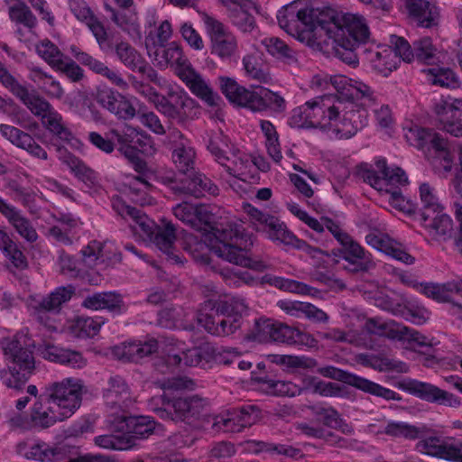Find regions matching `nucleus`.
I'll return each instance as SVG.
<instances>
[{"label":"nucleus","mask_w":462,"mask_h":462,"mask_svg":"<svg viewBox=\"0 0 462 462\" xmlns=\"http://www.w3.org/2000/svg\"><path fill=\"white\" fill-rule=\"evenodd\" d=\"M181 179L179 182L172 178H164L165 182L170 184L171 189L176 194L189 195L199 199L207 195L217 196L218 187L205 174L191 172Z\"/></svg>","instance_id":"15"},{"label":"nucleus","mask_w":462,"mask_h":462,"mask_svg":"<svg viewBox=\"0 0 462 462\" xmlns=\"http://www.w3.org/2000/svg\"><path fill=\"white\" fill-rule=\"evenodd\" d=\"M193 95L204 101L208 106L216 107L222 101L221 97L213 91L206 80L192 67L179 77Z\"/></svg>","instance_id":"26"},{"label":"nucleus","mask_w":462,"mask_h":462,"mask_svg":"<svg viewBox=\"0 0 462 462\" xmlns=\"http://www.w3.org/2000/svg\"><path fill=\"white\" fill-rule=\"evenodd\" d=\"M399 63L400 60L397 55L388 49L375 52L371 59L373 69L383 77L389 76L392 71L396 69Z\"/></svg>","instance_id":"44"},{"label":"nucleus","mask_w":462,"mask_h":462,"mask_svg":"<svg viewBox=\"0 0 462 462\" xmlns=\"http://www.w3.org/2000/svg\"><path fill=\"white\" fill-rule=\"evenodd\" d=\"M154 60L160 67L173 68L178 77L192 67L184 55L181 46L176 42L158 46L154 51Z\"/></svg>","instance_id":"25"},{"label":"nucleus","mask_w":462,"mask_h":462,"mask_svg":"<svg viewBox=\"0 0 462 462\" xmlns=\"http://www.w3.org/2000/svg\"><path fill=\"white\" fill-rule=\"evenodd\" d=\"M409 14L420 26L430 28L437 23L439 12L436 5L426 0H403Z\"/></svg>","instance_id":"34"},{"label":"nucleus","mask_w":462,"mask_h":462,"mask_svg":"<svg viewBox=\"0 0 462 462\" xmlns=\"http://www.w3.org/2000/svg\"><path fill=\"white\" fill-rule=\"evenodd\" d=\"M210 41V52L223 61L236 60L239 48L236 36L221 22L207 15L204 19Z\"/></svg>","instance_id":"9"},{"label":"nucleus","mask_w":462,"mask_h":462,"mask_svg":"<svg viewBox=\"0 0 462 462\" xmlns=\"http://www.w3.org/2000/svg\"><path fill=\"white\" fill-rule=\"evenodd\" d=\"M310 8L303 6L300 1H294L283 6L277 14L280 27L290 34L309 30L312 23Z\"/></svg>","instance_id":"18"},{"label":"nucleus","mask_w":462,"mask_h":462,"mask_svg":"<svg viewBox=\"0 0 462 462\" xmlns=\"http://www.w3.org/2000/svg\"><path fill=\"white\" fill-rule=\"evenodd\" d=\"M425 228L433 236L446 239L450 237L453 232L452 219L447 214L441 215L436 220L425 223Z\"/></svg>","instance_id":"60"},{"label":"nucleus","mask_w":462,"mask_h":462,"mask_svg":"<svg viewBox=\"0 0 462 462\" xmlns=\"http://www.w3.org/2000/svg\"><path fill=\"white\" fill-rule=\"evenodd\" d=\"M430 80L434 85L444 88H456L459 87V81L453 70L449 69L433 68L430 69Z\"/></svg>","instance_id":"58"},{"label":"nucleus","mask_w":462,"mask_h":462,"mask_svg":"<svg viewBox=\"0 0 462 462\" xmlns=\"http://www.w3.org/2000/svg\"><path fill=\"white\" fill-rule=\"evenodd\" d=\"M383 432L394 438H405L407 439H416L420 435V430L406 422H389Z\"/></svg>","instance_id":"56"},{"label":"nucleus","mask_w":462,"mask_h":462,"mask_svg":"<svg viewBox=\"0 0 462 462\" xmlns=\"http://www.w3.org/2000/svg\"><path fill=\"white\" fill-rule=\"evenodd\" d=\"M156 108L170 120L184 124L198 118L200 111L199 104L186 93L170 92L156 102Z\"/></svg>","instance_id":"13"},{"label":"nucleus","mask_w":462,"mask_h":462,"mask_svg":"<svg viewBox=\"0 0 462 462\" xmlns=\"http://www.w3.org/2000/svg\"><path fill=\"white\" fill-rule=\"evenodd\" d=\"M437 49L429 37H423L413 43L414 57L420 62L431 64L434 62Z\"/></svg>","instance_id":"57"},{"label":"nucleus","mask_w":462,"mask_h":462,"mask_svg":"<svg viewBox=\"0 0 462 462\" xmlns=\"http://www.w3.org/2000/svg\"><path fill=\"white\" fill-rule=\"evenodd\" d=\"M38 54L46 60V62L56 69L59 65H62L64 54L51 41H42L36 47Z\"/></svg>","instance_id":"55"},{"label":"nucleus","mask_w":462,"mask_h":462,"mask_svg":"<svg viewBox=\"0 0 462 462\" xmlns=\"http://www.w3.org/2000/svg\"><path fill=\"white\" fill-rule=\"evenodd\" d=\"M108 428L111 431L123 433L125 438L132 440V447L135 445V440L148 439L152 435L157 426L160 424L150 416H127L114 415L107 420Z\"/></svg>","instance_id":"12"},{"label":"nucleus","mask_w":462,"mask_h":462,"mask_svg":"<svg viewBox=\"0 0 462 462\" xmlns=\"http://www.w3.org/2000/svg\"><path fill=\"white\" fill-rule=\"evenodd\" d=\"M172 161L183 174H188L194 170L196 152L191 146V143L186 145L181 144L180 147L173 148Z\"/></svg>","instance_id":"45"},{"label":"nucleus","mask_w":462,"mask_h":462,"mask_svg":"<svg viewBox=\"0 0 462 462\" xmlns=\"http://www.w3.org/2000/svg\"><path fill=\"white\" fill-rule=\"evenodd\" d=\"M401 386L404 391L428 402L452 408H458L461 405V401L457 396L430 383L408 380L403 382Z\"/></svg>","instance_id":"16"},{"label":"nucleus","mask_w":462,"mask_h":462,"mask_svg":"<svg viewBox=\"0 0 462 462\" xmlns=\"http://www.w3.org/2000/svg\"><path fill=\"white\" fill-rule=\"evenodd\" d=\"M246 310L245 300L239 297L219 301L208 300L198 311L197 320L209 334L226 337L242 327V316Z\"/></svg>","instance_id":"3"},{"label":"nucleus","mask_w":462,"mask_h":462,"mask_svg":"<svg viewBox=\"0 0 462 462\" xmlns=\"http://www.w3.org/2000/svg\"><path fill=\"white\" fill-rule=\"evenodd\" d=\"M142 233L175 263H181L180 256L173 252L176 234L175 227L171 223H167L163 226L155 224V227L152 229V234Z\"/></svg>","instance_id":"32"},{"label":"nucleus","mask_w":462,"mask_h":462,"mask_svg":"<svg viewBox=\"0 0 462 462\" xmlns=\"http://www.w3.org/2000/svg\"><path fill=\"white\" fill-rule=\"evenodd\" d=\"M9 17L13 22L32 28L36 24V17L23 3H18L9 7Z\"/></svg>","instance_id":"59"},{"label":"nucleus","mask_w":462,"mask_h":462,"mask_svg":"<svg viewBox=\"0 0 462 462\" xmlns=\"http://www.w3.org/2000/svg\"><path fill=\"white\" fill-rule=\"evenodd\" d=\"M436 119L451 135L462 136V99L440 98L433 106Z\"/></svg>","instance_id":"17"},{"label":"nucleus","mask_w":462,"mask_h":462,"mask_svg":"<svg viewBox=\"0 0 462 462\" xmlns=\"http://www.w3.org/2000/svg\"><path fill=\"white\" fill-rule=\"evenodd\" d=\"M115 52L118 60L132 71H138L146 79L161 85L157 71L145 60L142 54L127 42H120L115 46Z\"/></svg>","instance_id":"20"},{"label":"nucleus","mask_w":462,"mask_h":462,"mask_svg":"<svg viewBox=\"0 0 462 462\" xmlns=\"http://www.w3.org/2000/svg\"><path fill=\"white\" fill-rule=\"evenodd\" d=\"M42 125L63 141H70L72 139V133L63 125L62 116L54 108H52L43 118L42 119Z\"/></svg>","instance_id":"49"},{"label":"nucleus","mask_w":462,"mask_h":462,"mask_svg":"<svg viewBox=\"0 0 462 462\" xmlns=\"http://www.w3.org/2000/svg\"><path fill=\"white\" fill-rule=\"evenodd\" d=\"M208 149L230 176L245 180L251 172V157L235 148L229 137L223 133H217L210 137Z\"/></svg>","instance_id":"7"},{"label":"nucleus","mask_w":462,"mask_h":462,"mask_svg":"<svg viewBox=\"0 0 462 462\" xmlns=\"http://www.w3.org/2000/svg\"><path fill=\"white\" fill-rule=\"evenodd\" d=\"M307 116L310 128L327 131L333 120L343 110V102L331 96L317 97L306 102Z\"/></svg>","instance_id":"14"},{"label":"nucleus","mask_w":462,"mask_h":462,"mask_svg":"<svg viewBox=\"0 0 462 462\" xmlns=\"http://www.w3.org/2000/svg\"><path fill=\"white\" fill-rule=\"evenodd\" d=\"M234 420L236 424L245 428L255 424L261 418V411L255 405H243L241 407L232 408L226 413Z\"/></svg>","instance_id":"46"},{"label":"nucleus","mask_w":462,"mask_h":462,"mask_svg":"<svg viewBox=\"0 0 462 462\" xmlns=\"http://www.w3.org/2000/svg\"><path fill=\"white\" fill-rule=\"evenodd\" d=\"M267 52L279 60L287 64L297 61L295 51L290 47L284 41L278 37H266L262 41Z\"/></svg>","instance_id":"41"},{"label":"nucleus","mask_w":462,"mask_h":462,"mask_svg":"<svg viewBox=\"0 0 462 462\" xmlns=\"http://www.w3.org/2000/svg\"><path fill=\"white\" fill-rule=\"evenodd\" d=\"M269 222L263 226V230L268 234V237L273 241H279L285 245H292L296 241V236L287 229V226L276 217L268 218Z\"/></svg>","instance_id":"47"},{"label":"nucleus","mask_w":462,"mask_h":462,"mask_svg":"<svg viewBox=\"0 0 462 462\" xmlns=\"http://www.w3.org/2000/svg\"><path fill=\"white\" fill-rule=\"evenodd\" d=\"M331 82L338 93L337 100H346L352 105L355 101H361L363 106L373 104L375 100L374 90L363 81L336 76Z\"/></svg>","instance_id":"21"},{"label":"nucleus","mask_w":462,"mask_h":462,"mask_svg":"<svg viewBox=\"0 0 462 462\" xmlns=\"http://www.w3.org/2000/svg\"><path fill=\"white\" fill-rule=\"evenodd\" d=\"M64 163L74 173L75 177L88 187L93 188L98 184L97 173L77 156L68 153L64 159Z\"/></svg>","instance_id":"40"},{"label":"nucleus","mask_w":462,"mask_h":462,"mask_svg":"<svg viewBox=\"0 0 462 462\" xmlns=\"http://www.w3.org/2000/svg\"><path fill=\"white\" fill-rule=\"evenodd\" d=\"M100 435L95 438V444L100 448L115 450H126L132 448V440L123 433Z\"/></svg>","instance_id":"53"},{"label":"nucleus","mask_w":462,"mask_h":462,"mask_svg":"<svg viewBox=\"0 0 462 462\" xmlns=\"http://www.w3.org/2000/svg\"><path fill=\"white\" fill-rule=\"evenodd\" d=\"M406 211L408 214L413 215L414 218L419 220L424 227L425 223L436 220L439 216L446 214L443 212V207L441 205L438 206V208L431 207L425 209H417V205L411 204Z\"/></svg>","instance_id":"63"},{"label":"nucleus","mask_w":462,"mask_h":462,"mask_svg":"<svg viewBox=\"0 0 462 462\" xmlns=\"http://www.w3.org/2000/svg\"><path fill=\"white\" fill-rule=\"evenodd\" d=\"M274 320L271 319H256L251 331L246 335L250 341L258 343L272 342Z\"/></svg>","instance_id":"51"},{"label":"nucleus","mask_w":462,"mask_h":462,"mask_svg":"<svg viewBox=\"0 0 462 462\" xmlns=\"http://www.w3.org/2000/svg\"><path fill=\"white\" fill-rule=\"evenodd\" d=\"M258 381L267 384L268 389L276 395L293 397L301 393L300 386L289 381H275L267 376L260 377Z\"/></svg>","instance_id":"54"},{"label":"nucleus","mask_w":462,"mask_h":462,"mask_svg":"<svg viewBox=\"0 0 462 462\" xmlns=\"http://www.w3.org/2000/svg\"><path fill=\"white\" fill-rule=\"evenodd\" d=\"M411 145L423 150L432 157V164L445 171H450L453 156L449 151L448 142L442 134L430 128L411 127L406 134Z\"/></svg>","instance_id":"8"},{"label":"nucleus","mask_w":462,"mask_h":462,"mask_svg":"<svg viewBox=\"0 0 462 462\" xmlns=\"http://www.w3.org/2000/svg\"><path fill=\"white\" fill-rule=\"evenodd\" d=\"M389 43L397 58L403 61L411 62L414 59L413 50L410 43L403 38L394 34L390 35Z\"/></svg>","instance_id":"62"},{"label":"nucleus","mask_w":462,"mask_h":462,"mask_svg":"<svg viewBox=\"0 0 462 462\" xmlns=\"http://www.w3.org/2000/svg\"><path fill=\"white\" fill-rule=\"evenodd\" d=\"M173 215L181 222L195 228L196 208L195 205L182 202L172 208Z\"/></svg>","instance_id":"64"},{"label":"nucleus","mask_w":462,"mask_h":462,"mask_svg":"<svg viewBox=\"0 0 462 462\" xmlns=\"http://www.w3.org/2000/svg\"><path fill=\"white\" fill-rule=\"evenodd\" d=\"M375 167L376 170H374L367 164H361L358 167V173L364 181L379 191L391 192L393 187L408 182L405 171L400 167L390 168L384 158L377 159Z\"/></svg>","instance_id":"10"},{"label":"nucleus","mask_w":462,"mask_h":462,"mask_svg":"<svg viewBox=\"0 0 462 462\" xmlns=\"http://www.w3.org/2000/svg\"><path fill=\"white\" fill-rule=\"evenodd\" d=\"M267 107L275 112H283L286 109V102L282 97L264 88H258L254 97L251 100V110L263 111Z\"/></svg>","instance_id":"39"},{"label":"nucleus","mask_w":462,"mask_h":462,"mask_svg":"<svg viewBox=\"0 0 462 462\" xmlns=\"http://www.w3.org/2000/svg\"><path fill=\"white\" fill-rule=\"evenodd\" d=\"M111 206L114 211L124 219H131L134 222L133 227L139 232L152 234L155 223L150 219L141 209L127 205L124 199L115 195L111 198Z\"/></svg>","instance_id":"28"},{"label":"nucleus","mask_w":462,"mask_h":462,"mask_svg":"<svg viewBox=\"0 0 462 462\" xmlns=\"http://www.w3.org/2000/svg\"><path fill=\"white\" fill-rule=\"evenodd\" d=\"M7 219L26 241L33 243L38 239V234L30 220L16 208L8 216Z\"/></svg>","instance_id":"48"},{"label":"nucleus","mask_w":462,"mask_h":462,"mask_svg":"<svg viewBox=\"0 0 462 462\" xmlns=\"http://www.w3.org/2000/svg\"><path fill=\"white\" fill-rule=\"evenodd\" d=\"M340 255L346 263L344 269L348 273H367L375 265L371 254L352 236L341 244Z\"/></svg>","instance_id":"24"},{"label":"nucleus","mask_w":462,"mask_h":462,"mask_svg":"<svg viewBox=\"0 0 462 462\" xmlns=\"http://www.w3.org/2000/svg\"><path fill=\"white\" fill-rule=\"evenodd\" d=\"M109 135L122 155H131L136 150H143L150 143V136L130 125H124L109 131Z\"/></svg>","instance_id":"22"},{"label":"nucleus","mask_w":462,"mask_h":462,"mask_svg":"<svg viewBox=\"0 0 462 462\" xmlns=\"http://www.w3.org/2000/svg\"><path fill=\"white\" fill-rule=\"evenodd\" d=\"M76 292V288L69 284L56 288L53 291L39 300H34L32 306L34 318L44 326L48 325L47 313L60 312L61 306L68 302Z\"/></svg>","instance_id":"19"},{"label":"nucleus","mask_w":462,"mask_h":462,"mask_svg":"<svg viewBox=\"0 0 462 462\" xmlns=\"http://www.w3.org/2000/svg\"><path fill=\"white\" fill-rule=\"evenodd\" d=\"M152 402L156 406L152 410L162 420L188 425H194L201 419L208 404L206 399L197 394L173 397L162 394L153 398Z\"/></svg>","instance_id":"6"},{"label":"nucleus","mask_w":462,"mask_h":462,"mask_svg":"<svg viewBox=\"0 0 462 462\" xmlns=\"http://www.w3.org/2000/svg\"><path fill=\"white\" fill-rule=\"evenodd\" d=\"M45 359L51 362L69 365L72 368H81L86 365V360L79 352L60 348L55 346H47L42 351Z\"/></svg>","instance_id":"38"},{"label":"nucleus","mask_w":462,"mask_h":462,"mask_svg":"<svg viewBox=\"0 0 462 462\" xmlns=\"http://www.w3.org/2000/svg\"><path fill=\"white\" fill-rule=\"evenodd\" d=\"M86 392L83 381L75 377L46 383L30 409V423L38 430H46L64 421L80 407Z\"/></svg>","instance_id":"2"},{"label":"nucleus","mask_w":462,"mask_h":462,"mask_svg":"<svg viewBox=\"0 0 462 462\" xmlns=\"http://www.w3.org/2000/svg\"><path fill=\"white\" fill-rule=\"evenodd\" d=\"M0 346L6 360L13 364L8 366L11 378L5 383L10 388L20 389L35 370V342L27 330H21L12 337L3 338Z\"/></svg>","instance_id":"4"},{"label":"nucleus","mask_w":462,"mask_h":462,"mask_svg":"<svg viewBox=\"0 0 462 462\" xmlns=\"http://www.w3.org/2000/svg\"><path fill=\"white\" fill-rule=\"evenodd\" d=\"M130 396V388L126 381L120 375H112L108 378L106 386L103 389L105 403L111 410L126 407V401Z\"/></svg>","instance_id":"31"},{"label":"nucleus","mask_w":462,"mask_h":462,"mask_svg":"<svg viewBox=\"0 0 462 462\" xmlns=\"http://www.w3.org/2000/svg\"><path fill=\"white\" fill-rule=\"evenodd\" d=\"M242 62L247 77L260 82H267L270 79L269 73L263 68L256 53L246 54Z\"/></svg>","instance_id":"52"},{"label":"nucleus","mask_w":462,"mask_h":462,"mask_svg":"<svg viewBox=\"0 0 462 462\" xmlns=\"http://www.w3.org/2000/svg\"><path fill=\"white\" fill-rule=\"evenodd\" d=\"M230 20L243 32H251L255 27L254 17L242 7L231 11Z\"/></svg>","instance_id":"61"},{"label":"nucleus","mask_w":462,"mask_h":462,"mask_svg":"<svg viewBox=\"0 0 462 462\" xmlns=\"http://www.w3.org/2000/svg\"><path fill=\"white\" fill-rule=\"evenodd\" d=\"M417 449L424 454L453 461L456 445L449 444L438 437H430L420 440L416 445Z\"/></svg>","instance_id":"37"},{"label":"nucleus","mask_w":462,"mask_h":462,"mask_svg":"<svg viewBox=\"0 0 462 462\" xmlns=\"http://www.w3.org/2000/svg\"><path fill=\"white\" fill-rule=\"evenodd\" d=\"M312 23L309 30L324 40L327 45L331 44L334 54L346 64L356 67L358 58L356 50L365 43L370 32L365 19L357 14H345L338 16L335 10L310 8Z\"/></svg>","instance_id":"1"},{"label":"nucleus","mask_w":462,"mask_h":462,"mask_svg":"<svg viewBox=\"0 0 462 462\" xmlns=\"http://www.w3.org/2000/svg\"><path fill=\"white\" fill-rule=\"evenodd\" d=\"M17 98L26 106L35 116L41 117V120L53 108L45 98L36 93H30L26 87Z\"/></svg>","instance_id":"43"},{"label":"nucleus","mask_w":462,"mask_h":462,"mask_svg":"<svg viewBox=\"0 0 462 462\" xmlns=\"http://www.w3.org/2000/svg\"><path fill=\"white\" fill-rule=\"evenodd\" d=\"M25 457L40 462H51L61 456V450L59 448L50 447L45 442L32 445L25 453Z\"/></svg>","instance_id":"50"},{"label":"nucleus","mask_w":462,"mask_h":462,"mask_svg":"<svg viewBox=\"0 0 462 462\" xmlns=\"http://www.w3.org/2000/svg\"><path fill=\"white\" fill-rule=\"evenodd\" d=\"M158 351V341L154 338L145 342H129L112 348L113 355L120 360L139 362Z\"/></svg>","instance_id":"29"},{"label":"nucleus","mask_w":462,"mask_h":462,"mask_svg":"<svg viewBox=\"0 0 462 462\" xmlns=\"http://www.w3.org/2000/svg\"><path fill=\"white\" fill-rule=\"evenodd\" d=\"M105 10L109 13L110 19L129 35H141V27L135 13L129 11L128 8L116 10L108 4L105 5Z\"/></svg>","instance_id":"36"},{"label":"nucleus","mask_w":462,"mask_h":462,"mask_svg":"<svg viewBox=\"0 0 462 462\" xmlns=\"http://www.w3.org/2000/svg\"><path fill=\"white\" fill-rule=\"evenodd\" d=\"M0 133L12 144L27 151L32 156L42 160L48 159L46 151L28 133L15 126L5 124L0 125Z\"/></svg>","instance_id":"27"},{"label":"nucleus","mask_w":462,"mask_h":462,"mask_svg":"<svg viewBox=\"0 0 462 462\" xmlns=\"http://www.w3.org/2000/svg\"><path fill=\"white\" fill-rule=\"evenodd\" d=\"M367 124V112L364 108L345 111L331 120L328 132H331L338 139H348L363 129Z\"/></svg>","instance_id":"23"},{"label":"nucleus","mask_w":462,"mask_h":462,"mask_svg":"<svg viewBox=\"0 0 462 462\" xmlns=\"http://www.w3.org/2000/svg\"><path fill=\"white\" fill-rule=\"evenodd\" d=\"M217 239L214 253L220 258L243 267L263 272L266 264L249 254L246 242L243 243V234L236 225L228 224L226 226L211 227Z\"/></svg>","instance_id":"5"},{"label":"nucleus","mask_w":462,"mask_h":462,"mask_svg":"<svg viewBox=\"0 0 462 462\" xmlns=\"http://www.w3.org/2000/svg\"><path fill=\"white\" fill-rule=\"evenodd\" d=\"M319 374L324 377L330 378L353 386L365 393L383 398L386 401H400L401 396L396 392L385 388L379 383L361 377L347 371L339 369L332 365L319 367L318 369Z\"/></svg>","instance_id":"11"},{"label":"nucleus","mask_w":462,"mask_h":462,"mask_svg":"<svg viewBox=\"0 0 462 462\" xmlns=\"http://www.w3.org/2000/svg\"><path fill=\"white\" fill-rule=\"evenodd\" d=\"M420 291L438 302H448L451 300L453 294L462 297V280L451 281L442 284L420 283Z\"/></svg>","instance_id":"35"},{"label":"nucleus","mask_w":462,"mask_h":462,"mask_svg":"<svg viewBox=\"0 0 462 462\" xmlns=\"http://www.w3.org/2000/svg\"><path fill=\"white\" fill-rule=\"evenodd\" d=\"M31 79L38 83L50 97L57 99L62 97L64 90L60 84L54 80L51 76L45 73L41 68L33 67L31 69Z\"/></svg>","instance_id":"42"},{"label":"nucleus","mask_w":462,"mask_h":462,"mask_svg":"<svg viewBox=\"0 0 462 462\" xmlns=\"http://www.w3.org/2000/svg\"><path fill=\"white\" fill-rule=\"evenodd\" d=\"M81 306L92 310H106L115 314L125 311V302L120 293L116 291L95 292L84 298Z\"/></svg>","instance_id":"30"},{"label":"nucleus","mask_w":462,"mask_h":462,"mask_svg":"<svg viewBox=\"0 0 462 462\" xmlns=\"http://www.w3.org/2000/svg\"><path fill=\"white\" fill-rule=\"evenodd\" d=\"M217 80L221 92L229 102L251 108V100L254 97V90L240 86L234 79L229 77L221 76L218 77Z\"/></svg>","instance_id":"33"}]
</instances>
